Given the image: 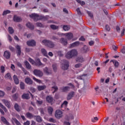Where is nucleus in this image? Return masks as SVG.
Returning <instances> with one entry per match:
<instances>
[{
    "mask_svg": "<svg viewBox=\"0 0 125 125\" xmlns=\"http://www.w3.org/2000/svg\"><path fill=\"white\" fill-rule=\"evenodd\" d=\"M52 67L54 72H56V70H57V65H56V64H53L52 65Z\"/></svg>",
    "mask_w": 125,
    "mask_h": 125,
    "instance_id": "48",
    "label": "nucleus"
},
{
    "mask_svg": "<svg viewBox=\"0 0 125 125\" xmlns=\"http://www.w3.org/2000/svg\"><path fill=\"white\" fill-rule=\"evenodd\" d=\"M42 42L45 45V46H47L48 47H49V48H53L54 46L55 45L53 42L47 40H43Z\"/></svg>",
    "mask_w": 125,
    "mask_h": 125,
    "instance_id": "3",
    "label": "nucleus"
},
{
    "mask_svg": "<svg viewBox=\"0 0 125 125\" xmlns=\"http://www.w3.org/2000/svg\"><path fill=\"white\" fill-rule=\"evenodd\" d=\"M4 96V92L0 90V97H3Z\"/></svg>",
    "mask_w": 125,
    "mask_h": 125,
    "instance_id": "55",
    "label": "nucleus"
},
{
    "mask_svg": "<svg viewBox=\"0 0 125 125\" xmlns=\"http://www.w3.org/2000/svg\"><path fill=\"white\" fill-rule=\"evenodd\" d=\"M47 16H40L39 14L36 13H33L29 15V17L32 19H34V21H37L39 20H47Z\"/></svg>",
    "mask_w": 125,
    "mask_h": 125,
    "instance_id": "1",
    "label": "nucleus"
},
{
    "mask_svg": "<svg viewBox=\"0 0 125 125\" xmlns=\"http://www.w3.org/2000/svg\"><path fill=\"white\" fill-rule=\"evenodd\" d=\"M43 70L44 73H45V74H46L47 75H49V74H50L48 71V68H47V67H45Z\"/></svg>",
    "mask_w": 125,
    "mask_h": 125,
    "instance_id": "43",
    "label": "nucleus"
},
{
    "mask_svg": "<svg viewBox=\"0 0 125 125\" xmlns=\"http://www.w3.org/2000/svg\"><path fill=\"white\" fill-rule=\"evenodd\" d=\"M76 61L77 62H83V57H78L76 59Z\"/></svg>",
    "mask_w": 125,
    "mask_h": 125,
    "instance_id": "34",
    "label": "nucleus"
},
{
    "mask_svg": "<svg viewBox=\"0 0 125 125\" xmlns=\"http://www.w3.org/2000/svg\"><path fill=\"white\" fill-rule=\"evenodd\" d=\"M52 85H54L52 87V89H54V91L53 92V93H55V92H56V91L58 90V87L56 86V83L55 82H53Z\"/></svg>",
    "mask_w": 125,
    "mask_h": 125,
    "instance_id": "16",
    "label": "nucleus"
},
{
    "mask_svg": "<svg viewBox=\"0 0 125 125\" xmlns=\"http://www.w3.org/2000/svg\"><path fill=\"white\" fill-rule=\"evenodd\" d=\"M14 108L17 112H20L21 111V106H19L18 104H15Z\"/></svg>",
    "mask_w": 125,
    "mask_h": 125,
    "instance_id": "24",
    "label": "nucleus"
},
{
    "mask_svg": "<svg viewBox=\"0 0 125 125\" xmlns=\"http://www.w3.org/2000/svg\"><path fill=\"white\" fill-rule=\"evenodd\" d=\"M17 65L18 67H19L20 68H22V64L20 62H17Z\"/></svg>",
    "mask_w": 125,
    "mask_h": 125,
    "instance_id": "58",
    "label": "nucleus"
},
{
    "mask_svg": "<svg viewBox=\"0 0 125 125\" xmlns=\"http://www.w3.org/2000/svg\"><path fill=\"white\" fill-rule=\"evenodd\" d=\"M50 27L52 30H58V28H59V26H57L54 24L50 25Z\"/></svg>",
    "mask_w": 125,
    "mask_h": 125,
    "instance_id": "30",
    "label": "nucleus"
},
{
    "mask_svg": "<svg viewBox=\"0 0 125 125\" xmlns=\"http://www.w3.org/2000/svg\"><path fill=\"white\" fill-rule=\"evenodd\" d=\"M16 48L17 50V54L18 56H20L21 55V47L19 45H17Z\"/></svg>",
    "mask_w": 125,
    "mask_h": 125,
    "instance_id": "14",
    "label": "nucleus"
},
{
    "mask_svg": "<svg viewBox=\"0 0 125 125\" xmlns=\"http://www.w3.org/2000/svg\"><path fill=\"white\" fill-rule=\"evenodd\" d=\"M17 98H18V94H15L13 95V99L14 100H17Z\"/></svg>",
    "mask_w": 125,
    "mask_h": 125,
    "instance_id": "50",
    "label": "nucleus"
},
{
    "mask_svg": "<svg viewBox=\"0 0 125 125\" xmlns=\"http://www.w3.org/2000/svg\"><path fill=\"white\" fill-rule=\"evenodd\" d=\"M20 86L21 89H24L25 88V84L23 82H21L20 83Z\"/></svg>",
    "mask_w": 125,
    "mask_h": 125,
    "instance_id": "45",
    "label": "nucleus"
},
{
    "mask_svg": "<svg viewBox=\"0 0 125 125\" xmlns=\"http://www.w3.org/2000/svg\"><path fill=\"white\" fill-rule=\"evenodd\" d=\"M11 11L9 10H6L3 12L2 15L3 16H4V15H6L7 14H9L10 13Z\"/></svg>",
    "mask_w": 125,
    "mask_h": 125,
    "instance_id": "39",
    "label": "nucleus"
},
{
    "mask_svg": "<svg viewBox=\"0 0 125 125\" xmlns=\"http://www.w3.org/2000/svg\"><path fill=\"white\" fill-rule=\"evenodd\" d=\"M26 44L28 46H36V41H35V40H32L27 41Z\"/></svg>",
    "mask_w": 125,
    "mask_h": 125,
    "instance_id": "9",
    "label": "nucleus"
},
{
    "mask_svg": "<svg viewBox=\"0 0 125 125\" xmlns=\"http://www.w3.org/2000/svg\"><path fill=\"white\" fill-rule=\"evenodd\" d=\"M60 42L61 43L63 44L64 45H67L68 43V42L67 41V39H65L64 38H62L60 40Z\"/></svg>",
    "mask_w": 125,
    "mask_h": 125,
    "instance_id": "28",
    "label": "nucleus"
},
{
    "mask_svg": "<svg viewBox=\"0 0 125 125\" xmlns=\"http://www.w3.org/2000/svg\"><path fill=\"white\" fill-rule=\"evenodd\" d=\"M76 11L78 15H82V12H81V10L80 9V8H78L77 9H76Z\"/></svg>",
    "mask_w": 125,
    "mask_h": 125,
    "instance_id": "51",
    "label": "nucleus"
},
{
    "mask_svg": "<svg viewBox=\"0 0 125 125\" xmlns=\"http://www.w3.org/2000/svg\"><path fill=\"white\" fill-rule=\"evenodd\" d=\"M105 29L106 30V31H110L111 28H110V26H109V25H105Z\"/></svg>",
    "mask_w": 125,
    "mask_h": 125,
    "instance_id": "59",
    "label": "nucleus"
},
{
    "mask_svg": "<svg viewBox=\"0 0 125 125\" xmlns=\"http://www.w3.org/2000/svg\"><path fill=\"white\" fill-rule=\"evenodd\" d=\"M8 40L9 42H12V38L9 35H8Z\"/></svg>",
    "mask_w": 125,
    "mask_h": 125,
    "instance_id": "60",
    "label": "nucleus"
},
{
    "mask_svg": "<svg viewBox=\"0 0 125 125\" xmlns=\"http://www.w3.org/2000/svg\"><path fill=\"white\" fill-rule=\"evenodd\" d=\"M21 98L22 99H30V96H29V94L28 93H24L23 95L21 96Z\"/></svg>",
    "mask_w": 125,
    "mask_h": 125,
    "instance_id": "25",
    "label": "nucleus"
},
{
    "mask_svg": "<svg viewBox=\"0 0 125 125\" xmlns=\"http://www.w3.org/2000/svg\"><path fill=\"white\" fill-rule=\"evenodd\" d=\"M57 53L58 54V55L59 56H63V52H62V51H59L57 52Z\"/></svg>",
    "mask_w": 125,
    "mask_h": 125,
    "instance_id": "52",
    "label": "nucleus"
},
{
    "mask_svg": "<svg viewBox=\"0 0 125 125\" xmlns=\"http://www.w3.org/2000/svg\"><path fill=\"white\" fill-rule=\"evenodd\" d=\"M9 48L10 50H11V51H12L13 52V51H15V50L14 48L12 46H9Z\"/></svg>",
    "mask_w": 125,
    "mask_h": 125,
    "instance_id": "61",
    "label": "nucleus"
},
{
    "mask_svg": "<svg viewBox=\"0 0 125 125\" xmlns=\"http://www.w3.org/2000/svg\"><path fill=\"white\" fill-rule=\"evenodd\" d=\"M26 26L27 27V28L30 29V30H34V29H35V26H34L33 24L30 22H27L26 24Z\"/></svg>",
    "mask_w": 125,
    "mask_h": 125,
    "instance_id": "18",
    "label": "nucleus"
},
{
    "mask_svg": "<svg viewBox=\"0 0 125 125\" xmlns=\"http://www.w3.org/2000/svg\"><path fill=\"white\" fill-rule=\"evenodd\" d=\"M0 107L4 111V112H5V113L7 112V109H6V107H5V106H4V105H3V104L1 103H0Z\"/></svg>",
    "mask_w": 125,
    "mask_h": 125,
    "instance_id": "35",
    "label": "nucleus"
},
{
    "mask_svg": "<svg viewBox=\"0 0 125 125\" xmlns=\"http://www.w3.org/2000/svg\"><path fill=\"white\" fill-rule=\"evenodd\" d=\"M13 79L14 80V82L16 84H19V80L18 79V78H17V76L14 75Z\"/></svg>",
    "mask_w": 125,
    "mask_h": 125,
    "instance_id": "23",
    "label": "nucleus"
},
{
    "mask_svg": "<svg viewBox=\"0 0 125 125\" xmlns=\"http://www.w3.org/2000/svg\"><path fill=\"white\" fill-rule=\"evenodd\" d=\"M8 31L9 34H11V35H12V34L14 33V30H13V28L11 27H8Z\"/></svg>",
    "mask_w": 125,
    "mask_h": 125,
    "instance_id": "38",
    "label": "nucleus"
},
{
    "mask_svg": "<svg viewBox=\"0 0 125 125\" xmlns=\"http://www.w3.org/2000/svg\"><path fill=\"white\" fill-rule=\"evenodd\" d=\"M62 92H67L70 90V87L69 86H63L62 88Z\"/></svg>",
    "mask_w": 125,
    "mask_h": 125,
    "instance_id": "26",
    "label": "nucleus"
},
{
    "mask_svg": "<svg viewBox=\"0 0 125 125\" xmlns=\"http://www.w3.org/2000/svg\"><path fill=\"white\" fill-rule=\"evenodd\" d=\"M13 121L15 123L16 125H20V122H19L18 120L15 118H12Z\"/></svg>",
    "mask_w": 125,
    "mask_h": 125,
    "instance_id": "40",
    "label": "nucleus"
},
{
    "mask_svg": "<svg viewBox=\"0 0 125 125\" xmlns=\"http://www.w3.org/2000/svg\"><path fill=\"white\" fill-rule=\"evenodd\" d=\"M53 112V108L52 107L50 106L48 108V112L49 115H52V112Z\"/></svg>",
    "mask_w": 125,
    "mask_h": 125,
    "instance_id": "33",
    "label": "nucleus"
},
{
    "mask_svg": "<svg viewBox=\"0 0 125 125\" xmlns=\"http://www.w3.org/2000/svg\"><path fill=\"white\" fill-rule=\"evenodd\" d=\"M75 96V92L74 91H71L68 93L67 94L66 99L67 100H71L73 97Z\"/></svg>",
    "mask_w": 125,
    "mask_h": 125,
    "instance_id": "7",
    "label": "nucleus"
},
{
    "mask_svg": "<svg viewBox=\"0 0 125 125\" xmlns=\"http://www.w3.org/2000/svg\"><path fill=\"white\" fill-rule=\"evenodd\" d=\"M86 74H83L81 76H78L77 77V79H78L79 80H83V77H86Z\"/></svg>",
    "mask_w": 125,
    "mask_h": 125,
    "instance_id": "47",
    "label": "nucleus"
},
{
    "mask_svg": "<svg viewBox=\"0 0 125 125\" xmlns=\"http://www.w3.org/2000/svg\"><path fill=\"white\" fill-rule=\"evenodd\" d=\"M87 13H88V15L90 16V17H93V15L92 14V13L90 11H87Z\"/></svg>",
    "mask_w": 125,
    "mask_h": 125,
    "instance_id": "57",
    "label": "nucleus"
},
{
    "mask_svg": "<svg viewBox=\"0 0 125 125\" xmlns=\"http://www.w3.org/2000/svg\"><path fill=\"white\" fill-rule=\"evenodd\" d=\"M33 73L35 76H38V77H42L43 73L41 70L38 69H35L33 71Z\"/></svg>",
    "mask_w": 125,
    "mask_h": 125,
    "instance_id": "6",
    "label": "nucleus"
},
{
    "mask_svg": "<svg viewBox=\"0 0 125 125\" xmlns=\"http://www.w3.org/2000/svg\"><path fill=\"white\" fill-rule=\"evenodd\" d=\"M34 118H36V121L38 123H42V117H41V116H40L35 115Z\"/></svg>",
    "mask_w": 125,
    "mask_h": 125,
    "instance_id": "29",
    "label": "nucleus"
},
{
    "mask_svg": "<svg viewBox=\"0 0 125 125\" xmlns=\"http://www.w3.org/2000/svg\"><path fill=\"white\" fill-rule=\"evenodd\" d=\"M41 51L44 56H46V55H47V52H46V50H45L44 48H42L41 49Z\"/></svg>",
    "mask_w": 125,
    "mask_h": 125,
    "instance_id": "37",
    "label": "nucleus"
},
{
    "mask_svg": "<svg viewBox=\"0 0 125 125\" xmlns=\"http://www.w3.org/2000/svg\"><path fill=\"white\" fill-rule=\"evenodd\" d=\"M76 1L78 3H80L82 6L84 5V4H85V2L84 1H82L81 0H76Z\"/></svg>",
    "mask_w": 125,
    "mask_h": 125,
    "instance_id": "41",
    "label": "nucleus"
},
{
    "mask_svg": "<svg viewBox=\"0 0 125 125\" xmlns=\"http://www.w3.org/2000/svg\"><path fill=\"white\" fill-rule=\"evenodd\" d=\"M64 36L67 37V39L68 40V41L72 40L74 37L72 33L70 32L64 34Z\"/></svg>",
    "mask_w": 125,
    "mask_h": 125,
    "instance_id": "11",
    "label": "nucleus"
},
{
    "mask_svg": "<svg viewBox=\"0 0 125 125\" xmlns=\"http://www.w3.org/2000/svg\"><path fill=\"white\" fill-rule=\"evenodd\" d=\"M49 122L51 123H56V120H55L54 119L51 118L49 120Z\"/></svg>",
    "mask_w": 125,
    "mask_h": 125,
    "instance_id": "56",
    "label": "nucleus"
},
{
    "mask_svg": "<svg viewBox=\"0 0 125 125\" xmlns=\"http://www.w3.org/2000/svg\"><path fill=\"white\" fill-rule=\"evenodd\" d=\"M28 61H29L32 65H35V64H36V62L31 58H28Z\"/></svg>",
    "mask_w": 125,
    "mask_h": 125,
    "instance_id": "42",
    "label": "nucleus"
},
{
    "mask_svg": "<svg viewBox=\"0 0 125 125\" xmlns=\"http://www.w3.org/2000/svg\"><path fill=\"white\" fill-rule=\"evenodd\" d=\"M62 114L63 112L62 111L60 110H57L55 112V116L57 119H60V118H62Z\"/></svg>",
    "mask_w": 125,
    "mask_h": 125,
    "instance_id": "5",
    "label": "nucleus"
},
{
    "mask_svg": "<svg viewBox=\"0 0 125 125\" xmlns=\"http://www.w3.org/2000/svg\"><path fill=\"white\" fill-rule=\"evenodd\" d=\"M2 102L5 104L6 107H7L8 108V109H10V108H11V105L10 104V101H9L7 100L3 99V100H2Z\"/></svg>",
    "mask_w": 125,
    "mask_h": 125,
    "instance_id": "8",
    "label": "nucleus"
},
{
    "mask_svg": "<svg viewBox=\"0 0 125 125\" xmlns=\"http://www.w3.org/2000/svg\"><path fill=\"white\" fill-rule=\"evenodd\" d=\"M78 55V51L76 49H72L67 52L65 55V57L67 59H71L73 57H75Z\"/></svg>",
    "mask_w": 125,
    "mask_h": 125,
    "instance_id": "2",
    "label": "nucleus"
},
{
    "mask_svg": "<svg viewBox=\"0 0 125 125\" xmlns=\"http://www.w3.org/2000/svg\"><path fill=\"white\" fill-rule=\"evenodd\" d=\"M24 125H30V121H27L24 123Z\"/></svg>",
    "mask_w": 125,
    "mask_h": 125,
    "instance_id": "63",
    "label": "nucleus"
},
{
    "mask_svg": "<svg viewBox=\"0 0 125 125\" xmlns=\"http://www.w3.org/2000/svg\"><path fill=\"white\" fill-rule=\"evenodd\" d=\"M33 80L35 81V82H36V83H42V81L37 78H36L35 77H33Z\"/></svg>",
    "mask_w": 125,
    "mask_h": 125,
    "instance_id": "46",
    "label": "nucleus"
},
{
    "mask_svg": "<svg viewBox=\"0 0 125 125\" xmlns=\"http://www.w3.org/2000/svg\"><path fill=\"white\" fill-rule=\"evenodd\" d=\"M25 116H26V118H27L28 119H33V118L35 117V116L33 114H32L30 112L26 113L25 114Z\"/></svg>",
    "mask_w": 125,
    "mask_h": 125,
    "instance_id": "20",
    "label": "nucleus"
},
{
    "mask_svg": "<svg viewBox=\"0 0 125 125\" xmlns=\"http://www.w3.org/2000/svg\"><path fill=\"white\" fill-rule=\"evenodd\" d=\"M34 65H36V66H42V63L41 62V60L38 58L36 60L35 64H34Z\"/></svg>",
    "mask_w": 125,
    "mask_h": 125,
    "instance_id": "22",
    "label": "nucleus"
},
{
    "mask_svg": "<svg viewBox=\"0 0 125 125\" xmlns=\"http://www.w3.org/2000/svg\"><path fill=\"white\" fill-rule=\"evenodd\" d=\"M46 100L48 103H51L52 104V102H53V98L51 97V96H47L46 98Z\"/></svg>",
    "mask_w": 125,
    "mask_h": 125,
    "instance_id": "15",
    "label": "nucleus"
},
{
    "mask_svg": "<svg viewBox=\"0 0 125 125\" xmlns=\"http://www.w3.org/2000/svg\"><path fill=\"white\" fill-rule=\"evenodd\" d=\"M63 29L64 31H69L70 30V26L64 25L63 26Z\"/></svg>",
    "mask_w": 125,
    "mask_h": 125,
    "instance_id": "36",
    "label": "nucleus"
},
{
    "mask_svg": "<svg viewBox=\"0 0 125 125\" xmlns=\"http://www.w3.org/2000/svg\"><path fill=\"white\" fill-rule=\"evenodd\" d=\"M121 52L123 53V54H125V47L121 50Z\"/></svg>",
    "mask_w": 125,
    "mask_h": 125,
    "instance_id": "64",
    "label": "nucleus"
},
{
    "mask_svg": "<svg viewBox=\"0 0 125 125\" xmlns=\"http://www.w3.org/2000/svg\"><path fill=\"white\" fill-rule=\"evenodd\" d=\"M5 79H7L8 80H10V81H12V78H11V76L10 75V73H7L6 74L5 76Z\"/></svg>",
    "mask_w": 125,
    "mask_h": 125,
    "instance_id": "31",
    "label": "nucleus"
},
{
    "mask_svg": "<svg viewBox=\"0 0 125 125\" xmlns=\"http://www.w3.org/2000/svg\"><path fill=\"white\" fill-rule=\"evenodd\" d=\"M25 82L28 84H33V81L29 78H25Z\"/></svg>",
    "mask_w": 125,
    "mask_h": 125,
    "instance_id": "27",
    "label": "nucleus"
},
{
    "mask_svg": "<svg viewBox=\"0 0 125 125\" xmlns=\"http://www.w3.org/2000/svg\"><path fill=\"white\" fill-rule=\"evenodd\" d=\"M110 62H112L113 63L116 68H118V67H119V62H118V61L115 60H111L110 61Z\"/></svg>",
    "mask_w": 125,
    "mask_h": 125,
    "instance_id": "32",
    "label": "nucleus"
},
{
    "mask_svg": "<svg viewBox=\"0 0 125 125\" xmlns=\"http://www.w3.org/2000/svg\"><path fill=\"white\" fill-rule=\"evenodd\" d=\"M22 71L24 74V75H29V72H28V71H27L26 69H25V68H22Z\"/></svg>",
    "mask_w": 125,
    "mask_h": 125,
    "instance_id": "49",
    "label": "nucleus"
},
{
    "mask_svg": "<svg viewBox=\"0 0 125 125\" xmlns=\"http://www.w3.org/2000/svg\"><path fill=\"white\" fill-rule=\"evenodd\" d=\"M0 71L2 73H4V72H5V67H4V66H3V65H1L0 66Z\"/></svg>",
    "mask_w": 125,
    "mask_h": 125,
    "instance_id": "44",
    "label": "nucleus"
},
{
    "mask_svg": "<svg viewBox=\"0 0 125 125\" xmlns=\"http://www.w3.org/2000/svg\"><path fill=\"white\" fill-rule=\"evenodd\" d=\"M1 120L3 124L5 125H10V124H9V122L7 121L6 119L4 118L3 116L1 117Z\"/></svg>",
    "mask_w": 125,
    "mask_h": 125,
    "instance_id": "13",
    "label": "nucleus"
},
{
    "mask_svg": "<svg viewBox=\"0 0 125 125\" xmlns=\"http://www.w3.org/2000/svg\"><path fill=\"white\" fill-rule=\"evenodd\" d=\"M63 63L62 64V70H68L69 68V62L66 60H63Z\"/></svg>",
    "mask_w": 125,
    "mask_h": 125,
    "instance_id": "4",
    "label": "nucleus"
},
{
    "mask_svg": "<svg viewBox=\"0 0 125 125\" xmlns=\"http://www.w3.org/2000/svg\"><path fill=\"white\" fill-rule=\"evenodd\" d=\"M63 105H64V106H67L68 105V102L64 101L62 104V107H63Z\"/></svg>",
    "mask_w": 125,
    "mask_h": 125,
    "instance_id": "53",
    "label": "nucleus"
},
{
    "mask_svg": "<svg viewBox=\"0 0 125 125\" xmlns=\"http://www.w3.org/2000/svg\"><path fill=\"white\" fill-rule=\"evenodd\" d=\"M11 56V54L10 52L8 51H5L3 54V57L6 58V59H10V56Z\"/></svg>",
    "mask_w": 125,
    "mask_h": 125,
    "instance_id": "10",
    "label": "nucleus"
},
{
    "mask_svg": "<svg viewBox=\"0 0 125 125\" xmlns=\"http://www.w3.org/2000/svg\"><path fill=\"white\" fill-rule=\"evenodd\" d=\"M45 88H46V85H45L37 86V89L39 91H42V90H44V89H45Z\"/></svg>",
    "mask_w": 125,
    "mask_h": 125,
    "instance_id": "17",
    "label": "nucleus"
},
{
    "mask_svg": "<svg viewBox=\"0 0 125 125\" xmlns=\"http://www.w3.org/2000/svg\"><path fill=\"white\" fill-rule=\"evenodd\" d=\"M13 20L14 22H21L22 21V19H21V17H18L16 15L14 16Z\"/></svg>",
    "mask_w": 125,
    "mask_h": 125,
    "instance_id": "12",
    "label": "nucleus"
},
{
    "mask_svg": "<svg viewBox=\"0 0 125 125\" xmlns=\"http://www.w3.org/2000/svg\"><path fill=\"white\" fill-rule=\"evenodd\" d=\"M125 29L124 28L123 29V31L121 32V37H123L125 35Z\"/></svg>",
    "mask_w": 125,
    "mask_h": 125,
    "instance_id": "62",
    "label": "nucleus"
},
{
    "mask_svg": "<svg viewBox=\"0 0 125 125\" xmlns=\"http://www.w3.org/2000/svg\"><path fill=\"white\" fill-rule=\"evenodd\" d=\"M24 64L26 66V69H32V66H31V64H30V63L28 62V61H24Z\"/></svg>",
    "mask_w": 125,
    "mask_h": 125,
    "instance_id": "21",
    "label": "nucleus"
},
{
    "mask_svg": "<svg viewBox=\"0 0 125 125\" xmlns=\"http://www.w3.org/2000/svg\"><path fill=\"white\" fill-rule=\"evenodd\" d=\"M80 45V42L77 41L70 44V47H77Z\"/></svg>",
    "mask_w": 125,
    "mask_h": 125,
    "instance_id": "19",
    "label": "nucleus"
},
{
    "mask_svg": "<svg viewBox=\"0 0 125 125\" xmlns=\"http://www.w3.org/2000/svg\"><path fill=\"white\" fill-rule=\"evenodd\" d=\"M36 26H37V27H43V25L41 22L36 23Z\"/></svg>",
    "mask_w": 125,
    "mask_h": 125,
    "instance_id": "54",
    "label": "nucleus"
}]
</instances>
